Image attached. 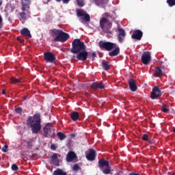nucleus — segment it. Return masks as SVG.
<instances>
[{"mask_svg": "<svg viewBox=\"0 0 175 175\" xmlns=\"http://www.w3.org/2000/svg\"><path fill=\"white\" fill-rule=\"evenodd\" d=\"M72 54H77V59L78 61H87L88 58V52L87 51V46L84 42L80 39H75L72 42V48L70 50Z\"/></svg>", "mask_w": 175, "mask_h": 175, "instance_id": "f257e3e1", "label": "nucleus"}, {"mask_svg": "<svg viewBox=\"0 0 175 175\" xmlns=\"http://www.w3.org/2000/svg\"><path fill=\"white\" fill-rule=\"evenodd\" d=\"M27 128H30L32 133L38 135L42 131V116L38 113L33 116H28L26 120Z\"/></svg>", "mask_w": 175, "mask_h": 175, "instance_id": "f03ea898", "label": "nucleus"}, {"mask_svg": "<svg viewBox=\"0 0 175 175\" xmlns=\"http://www.w3.org/2000/svg\"><path fill=\"white\" fill-rule=\"evenodd\" d=\"M98 46L100 50H105L109 52L108 55L109 57H117L118 54H120V46L117 45V44L111 42H104L99 41Z\"/></svg>", "mask_w": 175, "mask_h": 175, "instance_id": "7ed1b4c3", "label": "nucleus"}, {"mask_svg": "<svg viewBox=\"0 0 175 175\" xmlns=\"http://www.w3.org/2000/svg\"><path fill=\"white\" fill-rule=\"evenodd\" d=\"M21 10L22 12H19V16L23 20H27L31 14L29 11L31 6V0H21Z\"/></svg>", "mask_w": 175, "mask_h": 175, "instance_id": "20e7f679", "label": "nucleus"}, {"mask_svg": "<svg viewBox=\"0 0 175 175\" xmlns=\"http://www.w3.org/2000/svg\"><path fill=\"white\" fill-rule=\"evenodd\" d=\"M98 167L100 170H102L104 174H110V164L109 162L105 159H100L98 163Z\"/></svg>", "mask_w": 175, "mask_h": 175, "instance_id": "39448f33", "label": "nucleus"}, {"mask_svg": "<svg viewBox=\"0 0 175 175\" xmlns=\"http://www.w3.org/2000/svg\"><path fill=\"white\" fill-rule=\"evenodd\" d=\"M113 26V23L106 18H102L100 20V27L103 31L107 32V33H110V29H111V27Z\"/></svg>", "mask_w": 175, "mask_h": 175, "instance_id": "423d86ee", "label": "nucleus"}, {"mask_svg": "<svg viewBox=\"0 0 175 175\" xmlns=\"http://www.w3.org/2000/svg\"><path fill=\"white\" fill-rule=\"evenodd\" d=\"M43 132L44 133V137H47V136H54V134L55 133L51 123L46 124V125L43 127Z\"/></svg>", "mask_w": 175, "mask_h": 175, "instance_id": "0eeeda50", "label": "nucleus"}, {"mask_svg": "<svg viewBox=\"0 0 175 175\" xmlns=\"http://www.w3.org/2000/svg\"><path fill=\"white\" fill-rule=\"evenodd\" d=\"M68 39H69V35L62 30V32L54 38V42H61L62 43H64Z\"/></svg>", "mask_w": 175, "mask_h": 175, "instance_id": "6e6552de", "label": "nucleus"}, {"mask_svg": "<svg viewBox=\"0 0 175 175\" xmlns=\"http://www.w3.org/2000/svg\"><path fill=\"white\" fill-rule=\"evenodd\" d=\"M77 17H83V20L86 23L91 21L90 14H88L87 12L84 11V10H77Z\"/></svg>", "mask_w": 175, "mask_h": 175, "instance_id": "1a4fd4ad", "label": "nucleus"}, {"mask_svg": "<svg viewBox=\"0 0 175 175\" xmlns=\"http://www.w3.org/2000/svg\"><path fill=\"white\" fill-rule=\"evenodd\" d=\"M44 58L46 62H49L50 64H53L56 59L55 56L51 52L44 53Z\"/></svg>", "mask_w": 175, "mask_h": 175, "instance_id": "9d476101", "label": "nucleus"}, {"mask_svg": "<svg viewBox=\"0 0 175 175\" xmlns=\"http://www.w3.org/2000/svg\"><path fill=\"white\" fill-rule=\"evenodd\" d=\"M142 62L144 65H148L151 61V53L150 52H145L142 55Z\"/></svg>", "mask_w": 175, "mask_h": 175, "instance_id": "9b49d317", "label": "nucleus"}, {"mask_svg": "<svg viewBox=\"0 0 175 175\" xmlns=\"http://www.w3.org/2000/svg\"><path fill=\"white\" fill-rule=\"evenodd\" d=\"M162 95V92H161V90H159V88L158 86H156L153 88L152 93L150 94L151 99H157V98H159Z\"/></svg>", "mask_w": 175, "mask_h": 175, "instance_id": "f8f14e48", "label": "nucleus"}, {"mask_svg": "<svg viewBox=\"0 0 175 175\" xmlns=\"http://www.w3.org/2000/svg\"><path fill=\"white\" fill-rule=\"evenodd\" d=\"M118 40L119 43H122L124 40H125V36H126V33L125 32V30L122 28H118Z\"/></svg>", "mask_w": 175, "mask_h": 175, "instance_id": "ddd939ff", "label": "nucleus"}, {"mask_svg": "<svg viewBox=\"0 0 175 175\" xmlns=\"http://www.w3.org/2000/svg\"><path fill=\"white\" fill-rule=\"evenodd\" d=\"M96 158V151L94 150L93 148L89 149V152L86 154V159L88 161H90L92 162V161H95Z\"/></svg>", "mask_w": 175, "mask_h": 175, "instance_id": "4468645a", "label": "nucleus"}, {"mask_svg": "<svg viewBox=\"0 0 175 175\" xmlns=\"http://www.w3.org/2000/svg\"><path fill=\"white\" fill-rule=\"evenodd\" d=\"M131 38L135 40H142V38H143V31L140 29L135 30L131 35Z\"/></svg>", "mask_w": 175, "mask_h": 175, "instance_id": "2eb2a0df", "label": "nucleus"}, {"mask_svg": "<svg viewBox=\"0 0 175 175\" xmlns=\"http://www.w3.org/2000/svg\"><path fill=\"white\" fill-rule=\"evenodd\" d=\"M128 82H129V85L131 91H132V92H135L137 90L136 81H135L134 79H129Z\"/></svg>", "mask_w": 175, "mask_h": 175, "instance_id": "dca6fc26", "label": "nucleus"}, {"mask_svg": "<svg viewBox=\"0 0 175 175\" xmlns=\"http://www.w3.org/2000/svg\"><path fill=\"white\" fill-rule=\"evenodd\" d=\"M90 87L92 90H103V88H105V84L102 82H94L91 84Z\"/></svg>", "mask_w": 175, "mask_h": 175, "instance_id": "f3484780", "label": "nucleus"}, {"mask_svg": "<svg viewBox=\"0 0 175 175\" xmlns=\"http://www.w3.org/2000/svg\"><path fill=\"white\" fill-rule=\"evenodd\" d=\"M77 158V155H76V153L73 151H70L67 154L66 156V161L67 162H72L74 159H76Z\"/></svg>", "mask_w": 175, "mask_h": 175, "instance_id": "a211bd4d", "label": "nucleus"}, {"mask_svg": "<svg viewBox=\"0 0 175 175\" xmlns=\"http://www.w3.org/2000/svg\"><path fill=\"white\" fill-rule=\"evenodd\" d=\"M51 162L55 166H59V159H58V154L54 153L52 155Z\"/></svg>", "mask_w": 175, "mask_h": 175, "instance_id": "6ab92c4d", "label": "nucleus"}, {"mask_svg": "<svg viewBox=\"0 0 175 175\" xmlns=\"http://www.w3.org/2000/svg\"><path fill=\"white\" fill-rule=\"evenodd\" d=\"M21 33L24 36H27V38H32V36L31 35V31H29V29H28V28L27 27H25L22 30H21Z\"/></svg>", "mask_w": 175, "mask_h": 175, "instance_id": "aec40b11", "label": "nucleus"}, {"mask_svg": "<svg viewBox=\"0 0 175 175\" xmlns=\"http://www.w3.org/2000/svg\"><path fill=\"white\" fill-rule=\"evenodd\" d=\"M53 175H68V173L62 169L57 168L53 172Z\"/></svg>", "mask_w": 175, "mask_h": 175, "instance_id": "412c9836", "label": "nucleus"}, {"mask_svg": "<svg viewBox=\"0 0 175 175\" xmlns=\"http://www.w3.org/2000/svg\"><path fill=\"white\" fill-rule=\"evenodd\" d=\"M79 113L77 111H74L70 114V118L72 121H77L79 120Z\"/></svg>", "mask_w": 175, "mask_h": 175, "instance_id": "4be33fe9", "label": "nucleus"}, {"mask_svg": "<svg viewBox=\"0 0 175 175\" xmlns=\"http://www.w3.org/2000/svg\"><path fill=\"white\" fill-rule=\"evenodd\" d=\"M154 75L156 77H161L162 75H163V72L162 71V69H161V68L157 67L154 70Z\"/></svg>", "mask_w": 175, "mask_h": 175, "instance_id": "5701e85b", "label": "nucleus"}, {"mask_svg": "<svg viewBox=\"0 0 175 175\" xmlns=\"http://www.w3.org/2000/svg\"><path fill=\"white\" fill-rule=\"evenodd\" d=\"M21 80H23V79H21V78L16 79L14 77H12V78H10V83H11V84H17V83H21Z\"/></svg>", "mask_w": 175, "mask_h": 175, "instance_id": "b1692460", "label": "nucleus"}, {"mask_svg": "<svg viewBox=\"0 0 175 175\" xmlns=\"http://www.w3.org/2000/svg\"><path fill=\"white\" fill-rule=\"evenodd\" d=\"M57 137H59V139L62 142V140H65L66 139V135L64 134L62 132H58L57 133Z\"/></svg>", "mask_w": 175, "mask_h": 175, "instance_id": "393cba45", "label": "nucleus"}, {"mask_svg": "<svg viewBox=\"0 0 175 175\" xmlns=\"http://www.w3.org/2000/svg\"><path fill=\"white\" fill-rule=\"evenodd\" d=\"M62 30L57 29H53L50 30V32L53 33V35L58 36L59 35V33L62 32Z\"/></svg>", "mask_w": 175, "mask_h": 175, "instance_id": "a878e982", "label": "nucleus"}, {"mask_svg": "<svg viewBox=\"0 0 175 175\" xmlns=\"http://www.w3.org/2000/svg\"><path fill=\"white\" fill-rule=\"evenodd\" d=\"M161 110L163 113H169V108H167V105L165 104L162 105Z\"/></svg>", "mask_w": 175, "mask_h": 175, "instance_id": "bb28decb", "label": "nucleus"}, {"mask_svg": "<svg viewBox=\"0 0 175 175\" xmlns=\"http://www.w3.org/2000/svg\"><path fill=\"white\" fill-rule=\"evenodd\" d=\"M167 3L171 8L175 6V0H167Z\"/></svg>", "mask_w": 175, "mask_h": 175, "instance_id": "cd10ccee", "label": "nucleus"}, {"mask_svg": "<svg viewBox=\"0 0 175 175\" xmlns=\"http://www.w3.org/2000/svg\"><path fill=\"white\" fill-rule=\"evenodd\" d=\"M103 65V68L104 69V70H109V63H103L102 64Z\"/></svg>", "mask_w": 175, "mask_h": 175, "instance_id": "c85d7f7f", "label": "nucleus"}, {"mask_svg": "<svg viewBox=\"0 0 175 175\" xmlns=\"http://www.w3.org/2000/svg\"><path fill=\"white\" fill-rule=\"evenodd\" d=\"M77 3L79 8H83V6H84V1L81 0H77Z\"/></svg>", "mask_w": 175, "mask_h": 175, "instance_id": "c756f323", "label": "nucleus"}, {"mask_svg": "<svg viewBox=\"0 0 175 175\" xmlns=\"http://www.w3.org/2000/svg\"><path fill=\"white\" fill-rule=\"evenodd\" d=\"M15 111L16 113H17V114H20V116L23 114V109L21 107H18L15 109Z\"/></svg>", "mask_w": 175, "mask_h": 175, "instance_id": "7c9ffc66", "label": "nucleus"}, {"mask_svg": "<svg viewBox=\"0 0 175 175\" xmlns=\"http://www.w3.org/2000/svg\"><path fill=\"white\" fill-rule=\"evenodd\" d=\"M93 1L97 6H100V5H102V0H93ZM106 1L107 2H109V0H106Z\"/></svg>", "mask_w": 175, "mask_h": 175, "instance_id": "2f4dec72", "label": "nucleus"}, {"mask_svg": "<svg viewBox=\"0 0 175 175\" xmlns=\"http://www.w3.org/2000/svg\"><path fill=\"white\" fill-rule=\"evenodd\" d=\"M11 167L13 172H17V170H18V166L16 165V164H12Z\"/></svg>", "mask_w": 175, "mask_h": 175, "instance_id": "473e14b6", "label": "nucleus"}, {"mask_svg": "<svg viewBox=\"0 0 175 175\" xmlns=\"http://www.w3.org/2000/svg\"><path fill=\"white\" fill-rule=\"evenodd\" d=\"M3 28V19L2 18V16L0 15V29Z\"/></svg>", "mask_w": 175, "mask_h": 175, "instance_id": "72a5a7b5", "label": "nucleus"}, {"mask_svg": "<svg viewBox=\"0 0 175 175\" xmlns=\"http://www.w3.org/2000/svg\"><path fill=\"white\" fill-rule=\"evenodd\" d=\"M72 170H75V172H77V170H80V166H79V164H75L73 166Z\"/></svg>", "mask_w": 175, "mask_h": 175, "instance_id": "f704fd0d", "label": "nucleus"}, {"mask_svg": "<svg viewBox=\"0 0 175 175\" xmlns=\"http://www.w3.org/2000/svg\"><path fill=\"white\" fill-rule=\"evenodd\" d=\"M142 140H144V142H148V135H144L142 136Z\"/></svg>", "mask_w": 175, "mask_h": 175, "instance_id": "c9c22d12", "label": "nucleus"}, {"mask_svg": "<svg viewBox=\"0 0 175 175\" xmlns=\"http://www.w3.org/2000/svg\"><path fill=\"white\" fill-rule=\"evenodd\" d=\"M56 2H61L62 1L63 3L68 4L70 2V0H55Z\"/></svg>", "mask_w": 175, "mask_h": 175, "instance_id": "e433bc0d", "label": "nucleus"}, {"mask_svg": "<svg viewBox=\"0 0 175 175\" xmlns=\"http://www.w3.org/2000/svg\"><path fill=\"white\" fill-rule=\"evenodd\" d=\"M8 148H9V146H8V145H5L4 146H3L2 148L3 152H6L8 151Z\"/></svg>", "mask_w": 175, "mask_h": 175, "instance_id": "4c0bfd02", "label": "nucleus"}, {"mask_svg": "<svg viewBox=\"0 0 175 175\" xmlns=\"http://www.w3.org/2000/svg\"><path fill=\"white\" fill-rule=\"evenodd\" d=\"M51 149L53 150V151H55V150H57V146H55V144H52L51 146Z\"/></svg>", "mask_w": 175, "mask_h": 175, "instance_id": "58836bf2", "label": "nucleus"}, {"mask_svg": "<svg viewBox=\"0 0 175 175\" xmlns=\"http://www.w3.org/2000/svg\"><path fill=\"white\" fill-rule=\"evenodd\" d=\"M129 175H140V174L135 172H131Z\"/></svg>", "mask_w": 175, "mask_h": 175, "instance_id": "ea45409f", "label": "nucleus"}, {"mask_svg": "<svg viewBox=\"0 0 175 175\" xmlns=\"http://www.w3.org/2000/svg\"><path fill=\"white\" fill-rule=\"evenodd\" d=\"M18 40L21 42V43H23L24 42V40L23 39H21L20 38H18Z\"/></svg>", "mask_w": 175, "mask_h": 175, "instance_id": "a19ab883", "label": "nucleus"}, {"mask_svg": "<svg viewBox=\"0 0 175 175\" xmlns=\"http://www.w3.org/2000/svg\"><path fill=\"white\" fill-rule=\"evenodd\" d=\"M105 16L106 17H111V16H110L108 12H106V13L105 14Z\"/></svg>", "mask_w": 175, "mask_h": 175, "instance_id": "79ce46f5", "label": "nucleus"}, {"mask_svg": "<svg viewBox=\"0 0 175 175\" xmlns=\"http://www.w3.org/2000/svg\"><path fill=\"white\" fill-rule=\"evenodd\" d=\"M27 144L28 148H31V144L29 142H27Z\"/></svg>", "mask_w": 175, "mask_h": 175, "instance_id": "37998d69", "label": "nucleus"}, {"mask_svg": "<svg viewBox=\"0 0 175 175\" xmlns=\"http://www.w3.org/2000/svg\"><path fill=\"white\" fill-rule=\"evenodd\" d=\"M92 57H96V53L93 52V53H92Z\"/></svg>", "mask_w": 175, "mask_h": 175, "instance_id": "c03bdc74", "label": "nucleus"}, {"mask_svg": "<svg viewBox=\"0 0 175 175\" xmlns=\"http://www.w3.org/2000/svg\"><path fill=\"white\" fill-rule=\"evenodd\" d=\"M2 94H3V95H5V94H6V92H5V90H2Z\"/></svg>", "mask_w": 175, "mask_h": 175, "instance_id": "a18cd8bd", "label": "nucleus"}, {"mask_svg": "<svg viewBox=\"0 0 175 175\" xmlns=\"http://www.w3.org/2000/svg\"><path fill=\"white\" fill-rule=\"evenodd\" d=\"M27 96H24L23 98V99L24 100H27Z\"/></svg>", "mask_w": 175, "mask_h": 175, "instance_id": "49530a36", "label": "nucleus"}, {"mask_svg": "<svg viewBox=\"0 0 175 175\" xmlns=\"http://www.w3.org/2000/svg\"><path fill=\"white\" fill-rule=\"evenodd\" d=\"M0 6H2V0H0Z\"/></svg>", "mask_w": 175, "mask_h": 175, "instance_id": "de8ad7c7", "label": "nucleus"}, {"mask_svg": "<svg viewBox=\"0 0 175 175\" xmlns=\"http://www.w3.org/2000/svg\"><path fill=\"white\" fill-rule=\"evenodd\" d=\"M173 132H174V133H175V128L173 129Z\"/></svg>", "mask_w": 175, "mask_h": 175, "instance_id": "09e8293b", "label": "nucleus"}]
</instances>
